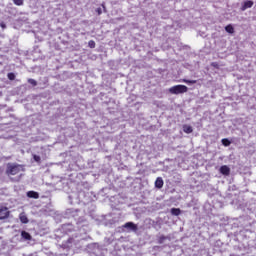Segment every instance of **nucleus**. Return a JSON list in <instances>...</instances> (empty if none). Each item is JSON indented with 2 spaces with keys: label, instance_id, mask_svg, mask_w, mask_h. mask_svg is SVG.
I'll list each match as a JSON object with an SVG mask.
<instances>
[{
  "label": "nucleus",
  "instance_id": "nucleus-1",
  "mask_svg": "<svg viewBox=\"0 0 256 256\" xmlns=\"http://www.w3.org/2000/svg\"><path fill=\"white\" fill-rule=\"evenodd\" d=\"M19 173H25V165L11 162L6 164L5 174L8 177L19 175Z\"/></svg>",
  "mask_w": 256,
  "mask_h": 256
},
{
  "label": "nucleus",
  "instance_id": "nucleus-2",
  "mask_svg": "<svg viewBox=\"0 0 256 256\" xmlns=\"http://www.w3.org/2000/svg\"><path fill=\"white\" fill-rule=\"evenodd\" d=\"M187 91H189V88L181 84L169 88V93H171L172 95H180L181 93H187Z\"/></svg>",
  "mask_w": 256,
  "mask_h": 256
},
{
  "label": "nucleus",
  "instance_id": "nucleus-3",
  "mask_svg": "<svg viewBox=\"0 0 256 256\" xmlns=\"http://www.w3.org/2000/svg\"><path fill=\"white\" fill-rule=\"evenodd\" d=\"M220 173L227 177L231 174V168H229L227 165H223L220 167Z\"/></svg>",
  "mask_w": 256,
  "mask_h": 256
},
{
  "label": "nucleus",
  "instance_id": "nucleus-4",
  "mask_svg": "<svg viewBox=\"0 0 256 256\" xmlns=\"http://www.w3.org/2000/svg\"><path fill=\"white\" fill-rule=\"evenodd\" d=\"M9 217V210L7 208H1L0 209V221H3V219H7Z\"/></svg>",
  "mask_w": 256,
  "mask_h": 256
},
{
  "label": "nucleus",
  "instance_id": "nucleus-5",
  "mask_svg": "<svg viewBox=\"0 0 256 256\" xmlns=\"http://www.w3.org/2000/svg\"><path fill=\"white\" fill-rule=\"evenodd\" d=\"M251 7H253V1L251 0L245 1L241 7V11H247V9H251Z\"/></svg>",
  "mask_w": 256,
  "mask_h": 256
},
{
  "label": "nucleus",
  "instance_id": "nucleus-6",
  "mask_svg": "<svg viewBox=\"0 0 256 256\" xmlns=\"http://www.w3.org/2000/svg\"><path fill=\"white\" fill-rule=\"evenodd\" d=\"M125 229H131V231H137V224L133 222H127L124 224Z\"/></svg>",
  "mask_w": 256,
  "mask_h": 256
},
{
  "label": "nucleus",
  "instance_id": "nucleus-7",
  "mask_svg": "<svg viewBox=\"0 0 256 256\" xmlns=\"http://www.w3.org/2000/svg\"><path fill=\"white\" fill-rule=\"evenodd\" d=\"M163 185H165V182H163V178L158 177L155 181L156 189H163Z\"/></svg>",
  "mask_w": 256,
  "mask_h": 256
},
{
  "label": "nucleus",
  "instance_id": "nucleus-8",
  "mask_svg": "<svg viewBox=\"0 0 256 256\" xmlns=\"http://www.w3.org/2000/svg\"><path fill=\"white\" fill-rule=\"evenodd\" d=\"M21 237L24 239V241H31V239H33V236H31V234L27 231H22Z\"/></svg>",
  "mask_w": 256,
  "mask_h": 256
},
{
  "label": "nucleus",
  "instance_id": "nucleus-9",
  "mask_svg": "<svg viewBox=\"0 0 256 256\" xmlns=\"http://www.w3.org/2000/svg\"><path fill=\"white\" fill-rule=\"evenodd\" d=\"M27 197H29V199H39V193L36 191H28Z\"/></svg>",
  "mask_w": 256,
  "mask_h": 256
},
{
  "label": "nucleus",
  "instance_id": "nucleus-10",
  "mask_svg": "<svg viewBox=\"0 0 256 256\" xmlns=\"http://www.w3.org/2000/svg\"><path fill=\"white\" fill-rule=\"evenodd\" d=\"M183 131H184V133H187V135H189V134L193 133V127L185 124V125H183Z\"/></svg>",
  "mask_w": 256,
  "mask_h": 256
},
{
  "label": "nucleus",
  "instance_id": "nucleus-11",
  "mask_svg": "<svg viewBox=\"0 0 256 256\" xmlns=\"http://www.w3.org/2000/svg\"><path fill=\"white\" fill-rule=\"evenodd\" d=\"M171 215H174L175 217H179L181 215V209L180 208H172L170 210Z\"/></svg>",
  "mask_w": 256,
  "mask_h": 256
},
{
  "label": "nucleus",
  "instance_id": "nucleus-12",
  "mask_svg": "<svg viewBox=\"0 0 256 256\" xmlns=\"http://www.w3.org/2000/svg\"><path fill=\"white\" fill-rule=\"evenodd\" d=\"M19 219H20L21 223H24V224L29 223V218H27V215H25V214H20Z\"/></svg>",
  "mask_w": 256,
  "mask_h": 256
},
{
  "label": "nucleus",
  "instance_id": "nucleus-13",
  "mask_svg": "<svg viewBox=\"0 0 256 256\" xmlns=\"http://www.w3.org/2000/svg\"><path fill=\"white\" fill-rule=\"evenodd\" d=\"M225 31H226L227 33L233 34V33H235V28H233V25L229 24V25H227V26L225 27Z\"/></svg>",
  "mask_w": 256,
  "mask_h": 256
},
{
  "label": "nucleus",
  "instance_id": "nucleus-14",
  "mask_svg": "<svg viewBox=\"0 0 256 256\" xmlns=\"http://www.w3.org/2000/svg\"><path fill=\"white\" fill-rule=\"evenodd\" d=\"M222 144L224 145V147H229V145H231V141L227 138L222 139Z\"/></svg>",
  "mask_w": 256,
  "mask_h": 256
},
{
  "label": "nucleus",
  "instance_id": "nucleus-15",
  "mask_svg": "<svg viewBox=\"0 0 256 256\" xmlns=\"http://www.w3.org/2000/svg\"><path fill=\"white\" fill-rule=\"evenodd\" d=\"M7 77L9 79V81H15L16 76H15V73L10 72V73L7 74Z\"/></svg>",
  "mask_w": 256,
  "mask_h": 256
},
{
  "label": "nucleus",
  "instance_id": "nucleus-16",
  "mask_svg": "<svg viewBox=\"0 0 256 256\" xmlns=\"http://www.w3.org/2000/svg\"><path fill=\"white\" fill-rule=\"evenodd\" d=\"M28 83H29L30 85H32V87H37V82H36V80L33 79V78H29V79H28Z\"/></svg>",
  "mask_w": 256,
  "mask_h": 256
},
{
  "label": "nucleus",
  "instance_id": "nucleus-17",
  "mask_svg": "<svg viewBox=\"0 0 256 256\" xmlns=\"http://www.w3.org/2000/svg\"><path fill=\"white\" fill-rule=\"evenodd\" d=\"M183 82L187 83V85H195V83H197V80H187V79H184Z\"/></svg>",
  "mask_w": 256,
  "mask_h": 256
},
{
  "label": "nucleus",
  "instance_id": "nucleus-18",
  "mask_svg": "<svg viewBox=\"0 0 256 256\" xmlns=\"http://www.w3.org/2000/svg\"><path fill=\"white\" fill-rule=\"evenodd\" d=\"M14 5H17L18 7H21L23 5V0H12Z\"/></svg>",
  "mask_w": 256,
  "mask_h": 256
},
{
  "label": "nucleus",
  "instance_id": "nucleus-19",
  "mask_svg": "<svg viewBox=\"0 0 256 256\" xmlns=\"http://www.w3.org/2000/svg\"><path fill=\"white\" fill-rule=\"evenodd\" d=\"M95 42L93 41V40H90L89 42H88V47H90V49H95Z\"/></svg>",
  "mask_w": 256,
  "mask_h": 256
},
{
  "label": "nucleus",
  "instance_id": "nucleus-20",
  "mask_svg": "<svg viewBox=\"0 0 256 256\" xmlns=\"http://www.w3.org/2000/svg\"><path fill=\"white\" fill-rule=\"evenodd\" d=\"M33 159H34V161H36V163H41V156H39V155H34V156H33Z\"/></svg>",
  "mask_w": 256,
  "mask_h": 256
},
{
  "label": "nucleus",
  "instance_id": "nucleus-21",
  "mask_svg": "<svg viewBox=\"0 0 256 256\" xmlns=\"http://www.w3.org/2000/svg\"><path fill=\"white\" fill-rule=\"evenodd\" d=\"M211 67H214V69H219V63L217 62H212Z\"/></svg>",
  "mask_w": 256,
  "mask_h": 256
},
{
  "label": "nucleus",
  "instance_id": "nucleus-22",
  "mask_svg": "<svg viewBox=\"0 0 256 256\" xmlns=\"http://www.w3.org/2000/svg\"><path fill=\"white\" fill-rule=\"evenodd\" d=\"M165 239H167V237L165 236H160L159 239H158V243H163V241H165Z\"/></svg>",
  "mask_w": 256,
  "mask_h": 256
},
{
  "label": "nucleus",
  "instance_id": "nucleus-23",
  "mask_svg": "<svg viewBox=\"0 0 256 256\" xmlns=\"http://www.w3.org/2000/svg\"><path fill=\"white\" fill-rule=\"evenodd\" d=\"M101 7L103 8V12L107 13V7L105 6V2L101 4Z\"/></svg>",
  "mask_w": 256,
  "mask_h": 256
},
{
  "label": "nucleus",
  "instance_id": "nucleus-24",
  "mask_svg": "<svg viewBox=\"0 0 256 256\" xmlns=\"http://www.w3.org/2000/svg\"><path fill=\"white\" fill-rule=\"evenodd\" d=\"M96 13H98V15H102L103 10L101 8H97L96 9Z\"/></svg>",
  "mask_w": 256,
  "mask_h": 256
},
{
  "label": "nucleus",
  "instance_id": "nucleus-25",
  "mask_svg": "<svg viewBox=\"0 0 256 256\" xmlns=\"http://www.w3.org/2000/svg\"><path fill=\"white\" fill-rule=\"evenodd\" d=\"M1 27H2L3 29H5V24H1Z\"/></svg>",
  "mask_w": 256,
  "mask_h": 256
}]
</instances>
